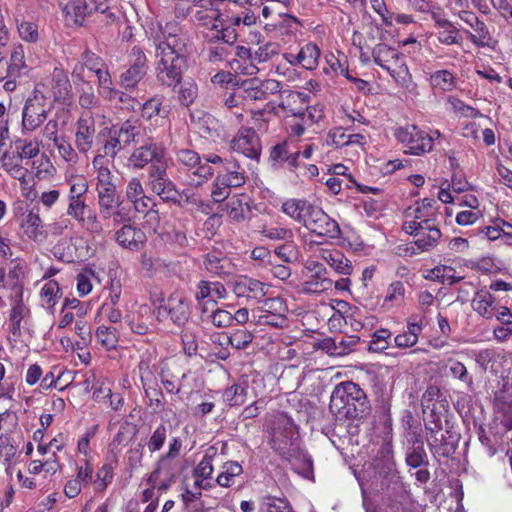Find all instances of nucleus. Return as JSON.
Masks as SVG:
<instances>
[{"instance_id": "obj_1", "label": "nucleus", "mask_w": 512, "mask_h": 512, "mask_svg": "<svg viewBox=\"0 0 512 512\" xmlns=\"http://www.w3.org/2000/svg\"><path fill=\"white\" fill-rule=\"evenodd\" d=\"M155 47V76L160 86L176 88L188 68L189 38L177 21L159 24L152 32Z\"/></svg>"}, {"instance_id": "obj_2", "label": "nucleus", "mask_w": 512, "mask_h": 512, "mask_svg": "<svg viewBox=\"0 0 512 512\" xmlns=\"http://www.w3.org/2000/svg\"><path fill=\"white\" fill-rule=\"evenodd\" d=\"M66 182L68 185L66 214L92 237L102 236L103 224L96 211L87 204L89 192L87 179L84 176L73 175Z\"/></svg>"}, {"instance_id": "obj_3", "label": "nucleus", "mask_w": 512, "mask_h": 512, "mask_svg": "<svg viewBox=\"0 0 512 512\" xmlns=\"http://www.w3.org/2000/svg\"><path fill=\"white\" fill-rule=\"evenodd\" d=\"M329 410L339 419L361 420L370 413L371 405L366 393L358 384L344 381L334 387Z\"/></svg>"}, {"instance_id": "obj_4", "label": "nucleus", "mask_w": 512, "mask_h": 512, "mask_svg": "<svg viewBox=\"0 0 512 512\" xmlns=\"http://www.w3.org/2000/svg\"><path fill=\"white\" fill-rule=\"evenodd\" d=\"M139 133L140 125L133 118L102 127L99 130L98 150L94 157L113 162L126 147L136 142Z\"/></svg>"}, {"instance_id": "obj_5", "label": "nucleus", "mask_w": 512, "mask_h": 512, "mask_svg": "<svg viewBox=\"0 0 512 512\" xmlns=\"http://www.w3.org/2000/svg\"><path fill=\"white\" fill-rule=\"evenodd\" d=\"M203 159V163L207 165H222V170L217 172L211 186L210 196L213 203H223L232 189L240 188L246 183V171L234 157L222 158L215 153H210Z\"/></svg>"}, {"instance_id": "obj_6", "label": "nucleus", "mask_w": 512, "mask_h": 512, "mask_svg": "<svg viewBox=\"0 0 512 512\" xmlns=\"http://www.w3.org/2000/svg\"><path fill=\"white\" fill-rule=\"evenodd\" d=\"M298 429L293 419L286 413L274 415L270 427L269 445L282 459L291 461L297 450Z\"/></svg>"}, {"instance_id": "obj_7", "label": "nucleus", "mask_w": 512, "mask_h": 512, "mask_svg": "<svg viewBox=\"0 0 512 512\" xmlns=\"http://www.w3.org/2000/svg\"><path fill=\"white\" fill-rule=\"evenodd\" d=\"M64 20L68 26L83 27L88 18L98 12L105 17L106 24L116 20L115 13L109 10L105 2L97 3L95 0H58Z\"/></svg>"}, {"instance_id": "obj_8", "label": "nucleus", "mask_w": 512, "mask_h": 512, "mask_svg": "<svg viewBox=\"0 0 512 512\" xmlns=\"http://www.w3.org/2000/svg\"><path fill=\"white\" fill-rule=\"evenodd\" d=\"M49 99L45 83H37L22 110L23 132H33L45 122L50 111Z\"/></svg>"}, {"instance_id": "obj_9", "label": "nucleus", "mask_w": 512, "mask_h": 512, "mask_svg": "<svg viewBox=\"0 0 512 512\" xmlns=\"http://www.w3.org/2000/svg\"><path fill=\"white\" fill-rule=\"evenodd\" d=\"M373 61L386 70L401 86H408L411 74L405 62V56L397 48L378 43L372 50Z\"/></svg>"}, {"instance_id": "obj_10", "label": "nucleus", "mask_w": 512, "mask_h": 512, "mask_svg": "<svg viewBox=\"0 0 512 512\" xmlns=\"http://www.w3.org/2000/svg\"><path fill=\"white\" fill-rule=\"evenodd\" d=\"M176 164L185 173L186 183L192 187H200L210 180L215 171L211 165L203 163L200 155L189 148H182L175 153Z\"/></svg>"}, {"instance_id": "obj_11", "label": "nucleus", "mask_w": 512, "mask_h": 512, "mask_svg": "<svg viewBox=\"0 0 512 512\" xmlns=\"http://www.w3.org/2000/svg\"><path fill=\"white\" fill-rule=\"evenodd\" d=\"M127 165L133 170L157 169L167 166L166 148L163 143L148 138L135 147L127 158Z\"/></svg>"}, {"instance_id": "obj_12", "label": "nucleus", "mask_w": 512, "mask_h": 512, "mask_svg": "<svg viewBox=\"0 0 512 512\" xmlns=\"http://www.w3.org/2000/svg\"><path fill=\"white\" fill-rule=\"evenodd\" d=\"M333 280L326 266L315 260H308L302 270V278L298 291L304 295H318L330 290Z\"/></svg>"}, {"instance_id": "obj_13", "label": "nucleus", "mask_w": 512, "mask_h": 512, "mask_svg": "<svg viewBox=\"0 0 512 512\" xmlns=\"http://www.w3.org/2000/svg\"><path fill=\"white\" fill-rule=\"evenodd\" d=\"M394 137L401 144L404 153L422 156L432 151L431 135L415 124L396 128Z\"/></svg>"}, {"instance_id": "obj_14", "label": "nucleus", "mask_w": 512, "mask_h": 512, "mask_svg": "<svg viewBox=\"0 0 512 512\" xmlns=\"http://www.w3.org/2000/svg\"><path fill=\"white\" fill-rule=\"evenodd\" d=\"M404 215L411 220H405L402 224V231L413 233L417 226H439L437 218L439 215L438 200L424 198L416 202L414 207H408Z\"/></svg>"}, {"instance_id": "obj_15", "label": "nucleus", "mask_w": 512, "mask_h": 512, "mask_svg": "<svg viewBox=\"0 0 512 512\" xmlns=\"http://www.w3.org/2000/svg\"><path fill=\"white\" fill-rule=\"evenodd\" d=\"M472 309L482 318L491 320L494 317L498 321L510 323L512 321L511 310L504 305H500L495 295L486 287L477 290L471 300Z\"/></svg>"}, {"instance_id": "obj_16", "label": "nucleus", "mask_w": 512, "mask_h": 512, "mask_svg": "<svg viewBox=\"0 0 512 512\" xmlns=\"http://www.w3.org/2000/svg\"><path fill=\"white\" fill-rule=\"evenodd\" d=\"M191 315L190 302L179 291L171 293L156 309V318L159 321L169 319L178 327L184 326Z\"/></svg>"}, {"instance_id": "obj_17", "label": "nucleus", "mask_w": 512, "mask_h": 512, "mask_svg": "<svg viewBox=\"0 0 512 512\" xmlns=\"http://www.w3.org/2000/svg\"><path fill=\"white\" fill-rule=\"evenodd\" d=\"M27 68L25 51L21 44L15 45L9 59L0 57V82L6 92H13L18 85L23 70Z\"/></svg>"}, {"instance_id": "obj_18", "label": "nucleus", "mask_w": 512, "mask_h": 512, "mask_svg": "<svg viewBox=\"0 0 512 512\" xmlns=\"http://www.w3.org/2000/svg\"><path fill=\"white\" fill-rule=\"evenodd\" d=\"M99 130L96 127V118L91 111L80 114L74 124V144L80 154L93 151L98 145Z\"/></svg>"}, {"instance_id": "obj_19", "label": "nucleus", "mask_w": 512, "mask_h": 512, "mask_svg": "<svg viewBox=\"0 0 512 512\" xmlns=\"http://www.w3.org/2000/svg\"><path fill=\"white\" fill-rule=\"evenodd\" d=\"M73 474L64 484L63 492L66 497H77L83 488H87L94 482V461L91 459H75L70 462Z\"/></svg>"}, {"instance_id": "obj_20", "label": "nucleus", "mask_w": 512, "mask_h": 512, "mask_svg": "<svg viewBox=\"0 0 512 512\" xmlns=\"http://www.w3.org/2000/svg\"><path fill=\"white\" fill-rule=\"evenodd\" d=\"M130 64L119 76V85L126 91H133L148 72V58L140 46H134L130 52Z\"/></svg>"}, {"instance_id": "obj_21", "label": "nucleus", "mask_w": 512, "mask_h": 512, "mask_svg": "<svg viewBox=\"0 0 512 512\" xmlns=\"http://www.w3.org/2000/svg\"><path fill=\"white\" fill-rule=\"evenodd\" d=\"M148 186L150 190L167 203L181 204L182 194L167 175V166L149 169Z\"/></svg>"}, {"instance_id": "obj_22", "label": "nucleus", "mask_w": 512, "mask_h": 512, "mask_svg": "<svg viewBox=\"0 0 512 512\" xmlns=\"http://www.w3.org/2000/svg\"><path fill=\"white\" fill-rule=\"evenodd\" d=\"M459 19L469 25L475 33L466 30L469 40L478 48H494L497 41L491 35L487 25L471 10H459Z\"/></svg>"}, {"instance_id": "obj_23", "label": "nucleus", "mask_w": 512, "mask_h": 512, "mask_svg": "<svg viewBox=\"0 0 512 512\" xmlns=\"http://www.w3.org/2000/svg\"><path fill=\"white\" fill-rule=\"evenodd\" d=\"M322 51L317 43L308 41L294 52H285L282 54L283 59L292 67H300L306 71H315L320 64Z\"/></svg>"}, {"instance_id": "obj_24", "label": "nucleus", "mask_w": 512, "mask_h": 512, "mask_svg": "<svg viewBox=\"0 0 512 512\" xmlns=\"http://www.w3.org/2000/svg\"><path fill=\"white\" fill-rule=\"evenodd\" d=\"M258 17L254 11H247L242 18H220V35H216L217 39L222 40L226 44H234L241 33L245 32V28L250 29L257 22Z\"/></svg>"}, {"instance_id": "obj_25", "label": "nucleus", "mask_w": 512, "mask_h": 512, "mask_svg": "<svg viewBox=\"0 0 512 512\" xmlns=\"http://www.w3.org/2000/svg\"><path fill=\"white\" fill-rule=\"evenodd\" d=\"M31 319V309L25 304L21 295H14L8 312V333L10 338L17 341L23 334L25 325Z\"/></svg>"}, {"instance_id": "obj_26", "label": "nucleus", "mask_w": 512, "mask_h": 512, "mask_svg": "<svg viewBox=\"0 0 512 512\" xmlns=\"http://www.w3.org/2000/svg\"><path fill=\"white\" fill-rule=\"evenodd\" d=\"M122 226L115 231L114 240L123 249L131 252L141 251L146 243L147 236L137 224L129 222L121 223Z\"/></svg>"}, {"instance_id": "obj_27", "label": "nucleus", "mask_w": 512, "mask_h": 512, "mask_svg": "<svg viewBox=\"0 0 512 512\" xmlns=\"http://www.w3.org/2000/svg\"><path fill=\"white\" fill-rule=\"evenodd\" d=\"M324 117L323 109L319 106H307L305 110L293 112L287 120V131L289 135L300 137L307 128L319 123Z\"/></svg>"}, {"instance_id": "obj_28", "label": "nucleus", "mask_w": 512, "mask_h": 512, "mask_svg": "<svg viewBox=\"0 0 512 512\" xmlns=\"http://www.w3.org/2000/svg\"><path fill=\"white\" fill-rule=\"evenodd\" d=\"M231 149L247 158L258 160L261 155V141L254 128H241L231 140Z\"/></svg>"}, {"instance_id": "obj_29", "label": "nucleus", "mask_w": 512, "mask_h": 512, "mask_svg": "<svg viewBox=\"0 0 512 512\" xmlns=\"http://www.w3.org/2000/svg\"><path fill=\"white\" fill-rule=\"evenodd\" d=\"M304 227L311 233L320 237L336 239L341 235L340 226L337 221L318 206L309 217Z\"/></svg>"}, {"instance_id": "obj_30", "label": "nucleus", "mask_w": 512, "mask_h": 512, "mask_svg": "<svg viewBox=\"0 0 512 512\" xmlns=\"http://www.w3.org/2000/svg\"><path fill=\"white\" fill-rule=\"evenodd\" d=\"M300 150L292 142L284 140L270 148L269 162L273 167H286L294 171L298 167Z\"/></svg>"}, {"instance_id": "obj_31", "label": "nucleus", "mask_w": 512, "mask_h": 512, "mask_svg": "<svg viewBox=\"0 0 512 512\" xmlns=\"http://www.w3.org/2000/svg\"><path fill=\"white\" fill-rule=\"evenodd\" d=\"M99 219L112 220L114 226H119L121 223L130 221L129 210L122 206L120 196L97 198Z\"/></svg>"}, {"instance_id": "obj_32", "label": "nucleus", "mask_w": 512, "mask_h": 512, "mask_svg": "<svg viewBox=\"0 0 512 512\" xmlns=\"http://www.w3.org/2000/svg\"><path fill=\"white\" fill-rule=\"evenodd\" d=\"M270 285L249 276L238 277L232 285V291L237 298L256 300L260 302L267 294Z\"/></svg>"}, {"instance_id": "obj_33", "label": "nucleus", "mask_w": 512, "mask_h": 512, "mask_svg": "<svg viewBox=\"0 0 512 512\" xmlns=\"http://www.w3.org/2000/svg\"><path fill=\"white\" fill-rule=\"evenodd\" d=\"M328 138L336 149L346 147H359L364 149L367 144V136L361 132H355L354 127L344 125L333 127L328 132Z\"/></svg>"}, {"instance_id": "obj_34", "label": "nucleus", "mask_w": 512, "mask_h": 512, "mask_svg": "<svg viewBox=\"0 0 512 512\" xmlns=\"http://www.w3.org/2000/svg\"><path fill=\"white\" fill-rule=\"evenodd\" d=\"M9 413L0 414V462L9 467L18 455V445L8 427Z\"/></svg>"}, {"instance_id": "obj_35", "label": "nucleus", "mask_w": 512, "mask_h": 512, "mask_svg": "<svg viewBox=\"0 0 512 512\" xmlns=\"http://www.w3.org/2000/svg\"><path fill=\"white\" fill-rule=\"evenodd\" d=\"M153 310L149 305H140L126 314L125 323L131 332L137 335H146L153 324Z\"/></svg>"}, {"instance_id": "obj_36", "label": "nucleus", "mask_w": 512, "mask_h": 512, "mask_svg": "<svg viewBox=\"0 0 512 512\" xmlns=\"http://www.w3.org/2000/svg\"><path fill=\"white\" fill-rule=\"evenodd\" d=\"M316 208L317 206L307 199L291 198L282 203L281 211L304 226Z\"/></svg>"}, {"instance_id": "obj_37", "label": "nucleus", "mask_w": 512, "mask_h": 512, "mask_svg": "<svg viewBox=\"0 0 512 512\" xmlns=\"http://www.w3.org/2000/svg\"><path fill=\"white\" fill-rule=\"evenodd\" d=\"M20 230L23 236L37 243H42L47 238L43 221L38 211L29 210L23 214L20 222Z\"/></svg>"}, {"instance_id": "obj_38", "label": "nucleus", "mask_w": 512, "mask_h": 512, "mask_svg": "<svg viewBox=\"0 0 512 512\" xmlns=\"http://www.w3.org/2000/svg\"><path fill=\"white\" fill-rule=\"evenodd\" d=\"M448 434V431L446 433L441 431L440 433L428 434L427 443L434 458L448 459L454 455L457 449V444L453 440V437Z\"/></svg>"}, {"instance_id": "obj_39", "label": "nucleus", "mask_w": 512, "mask_h": 512, "mask_svg": "<svg viewBox=\"0 0 512 512\" xmlns=\"http://www.w3.org/2000/svg\"><path fill=\"white\" fill-rule=\"evenodd\" d=\"M414 237V244L421 252H428L437 247L442 237L439 226H417L413 233H407Z\"/></svg>"}, {"instance_id": "obj_40", "label": "nucleus", "mask_w": 512, "mask_h": 512, "mask_svg": "<svg viewBox=\"0 0 512 512\" xmlns=\"http://www.w3.org/2000/svg\"><path fill=\"white\" fill-rule=\"evenodd\" d=\"M203 265L210 275L220 278L232 275L235 271V265L231 259L216 252L207 253L204 256Z\"/></svg>"}, {"instance_id": "obj_41", "label": "nucleus", "mask_w": 512, "mask_h": 512, "mask_svg": "<svg viewBox=\"0 0 512 512\" xmlns=\"http://www.w3.org/2000/svg\"><path fill=\"white\" fill-rule=\"evenodd\" d=\"M325 65L322 68V73L329 78L337 76L345 77L349 72V62L346 54L340 50L335 52L330 51L324 55Z\"/></svg>"}, {"instance_id": "obj_42", "label": "nucleus", "mask_w": 512, "mask_h": 512, "mask_svg": "<svg viewBox=\"0 0 512 512\" xmlns=\"http://www.w3.org/2000/svg\"><path fill=\"white\" fill-rule=\"evenodd\" d=\"M50 84V94L47 96L53 98L54 101L64 102L70 95L72 86L66 71L62 67L53 69Z\"/></svg>"}, {"instance_id": "obj_43", "label": "nucleus", "mask_w": 512, "mask_h": 512, "mask_svg": "<svg viewBox=\"0 0 512 512\" xmlns=\"http://www.w3.org/2000/svg\"><path fill=\"white\" fill-rule=\"evenodd\" d=\"M246 198L244 193L228 196L225 211L230 221L240 223L249 218L251 207Z\"/></svg>"}, {"instance_id": "obj_44", "label": "nucleus", "mask_w": 512, "mask_h": 512, "mask_svg": "<svg viewBox=\"0 0 512 512\" xmlns=\"http://www.w3.org/2000/svg\"><path fill=\"white\" fill-rule=\"evenodd\" d=\"M180 471L178 459L160 455L155 463L153 471L147 478L149 484H155L161 477L177 479Z\"/></svg>"}, {"instance_id": "obj_45", "label": "nucleus", "mask_w": 512, "mask_h": 512, "mask_svg": "<svg viewBox=\"0 0 512 512\" xmlns=\"http://www.w3.org/2000/svg\"><path fill=\"white\" fill-rule=\"evenodd\" d=\"M227 290L221 282L201 280L196 286L195 299L198 304L204 300H210L214 303L217 300L226 298Z\"/></svg>"}, {"instance_id": "obj_46", "label": "nucleus", "mask_w": 512, "mask_h": 512, "mask_svg": "<svg viewBox=\"0 0 512 512\" xmlns=\"http://www.w3.org/2000/svg\"><path fill=\"white\" fill-rule=\"evenodd\" d=\"M135 434V426H132L130 423L124 422L119 426L118 431L108 445L109 452L113 454L115 463H118L120 452L129 444Z\"/></svg>"}, {"instance_id": "obj_47", "label": "nucleus", "mask_w": 512, "mask_h": 512, "mask_svg": "<svg viewBox=\"0 0 512 512\" xmlns=\"http://www.w3.org/2000/svg\"><path fill=\"white\" fill-rule=\"evenodd\" d=\"M118 463L111 461L104 462L96 471L94 470V482H92L95 493L103 494L112 484L115 476V469Z\"/></svg>"}, {"instance_id": "obj_48", "label": "nucleus", "mask_w": 512, "mask_h": 512, "mask_svg": "<svg viewBox=\"0 0 512 512\" xmlns=\"http://www.w3.org/2000/svg\"><path fill=\"white\" fill-rule=\"evenodd\" d=\"M243 474V467L238 461L229 460L224 462L215 479L216 485L223 488H230L236 483V479Z\"/></svg>"}, {"instance_id": "obj_49", "label": "nucleus", "mask_w": 512, "mask_h": 512, "mask_svg": "<svg viewBox=\"0 0 512 512\" xmlns=\"http://www.w3.org/2000/svg\"><path fill=\"white\" fill-rule=\"evenodd\" d=\"M282 85L278 80L266 79L245 89L247 97L252 100H265L269 95L279 93Z\"/></svg>"}, {"instance_id": "obj_50", "label": "nucleus", "mask_w": 512, "mask_h": 512, "mask_svg": "<svg viewBox=\"0 0 512 512\" xmlns=\"http://www.w3.org/2000/svg\"><path fill=\"white\" fill-rule=\"evenodd\" d=\"M376 468L385 473H392L395 469L392 437L385 436L383 443L377 451L375 458Z\"/></svg>"}, {"instance_id": "obj_51", "label": "nucleus", "mask_w": 512, "mask_h": 512, "mask_svg": "<svg viewBox=\"0 0 512 512\" xmlns=\"http://www.w3.org/2000/svg\"><path fill=\"white\" fill-rule=\"evenodd\" d=\"M323 260L335 270V272L344 276H349L353 272L351 261L339 250H325L322 253Z\"/></svg>"}, {"instance_id": "obj_52", "label": "nucleus", "mask_w": 512, "mask_h": 512, "mask_svg": "<svg viewBox=\"0 0 512 512\" xmlns=\"http://www.w3.org/2000/svg\"><path fill=\"white\" fill-rule=\"evenodd\" d=\"M12 266L9 267L6 272V278H8L7 287L14 291V295L24 294L23 279L25 277V269L23 261L19 258L11 259Z\"/></svg>"}, {"instance_id": "obj_53", "label": "nucleus", "mask_w": 512, "mask_h": 512, "mask_svg": "<svg viewBox=\"0 0 512 512\" xmlns=\"http://www.w3.org/2000/svg\"><path fill=\"white\" fill-rule=\"evenodd\" d=\"M63 296V292L56 280H48L41 288L39 297L41 306L53 311Z\"/></svg>"}, {"instance_id": "obj_54", "label": "nucleus", "mask_w": 512, "mask_h": 512, "mask_svg": "<svg viewBox=\"0 0 512 512\" xmlns=\"http://www.w3.org/2000/svg\"><path fill=\"white\" fill-rule=\"evenodd\" d=\"M245 54L248 55L251 63L264 64L280 55V45L276 42H266L254 51L245 49Z\"/></svg>"}, {"instance_id": "obj_55", "label": "nucleus", "mask_w": 512, "mask_h": 512, "mask_svg": "<svg viewBox=\"0 0 512 512\" xmlns=\"http://www.w3.org/2000/svg\"><path fill=\"white\" fill-rule=\"evenodd\" d=\"M428 81L434 90L442 92H450L457 87L456 75L447 69H440L431 73Z\"/></svg>"}, {"instance_id": "obj_56", "label": "nucleus", "mask_w": 512, "mask_h": 512, "mask_svg": "<svg viewBox=\"0 0 512 512\" xmlns=\"http://www.w3.org/2000/svg\"><path fill=\"white\" fill-rule=\"evenodd\" d=\"M261 303V314H273V316L276 317L275 320H279L275 323L279 325H281L280 322L282 323L283 320H286L288 306L284 298L281 296L270 297L266 299L263 298Z\"/></svg>"}, {"instance_id": "obj_57", "label": "nucleus", "mask_w": 512, "mask_h": 512, "mask_svg": "<svg viewBox=\"0 0 512 512\" xmlns=\"http://www.w3.org/2000/svg\"><path fill=\"white\" fill-rule=\"evenodd\" d=\"M248 381L233 383L223 391V400L229 407L242 406L247 399Z\"/></svg>"}, {"instance_id": "obj_58", "label": "nucleus", "mask_w": 512, "mask_h": 512, "mask_svg": "<svg viewBox=\"0 0 512 512\" xmlns=\"http://www.w3.org/2000/svg\"><path fill=\"white\" fill-rule=\"evenodd\" d=\"M406 330L394 337V343L397 348H411L418 342L423 326L421 323L408 320Z\"/></svg>"}, {"instance_id": "obj_59", "label": "nucleus", "mask_w": 512, "mask_h": 512, "mask_svg": "<svg viewBox=\"0 0 512 512\" xmlns=\"http://www.w3.org/2000/svg\"><path fill=\"white\" fill-rule=\"evenodd\" d=\"M74 330L80 340L72 343L69 338L61 339V344L65 347L66 351L68 350V346L71 347V350H83V348L87 347L92 341L91 327L87 321H76Z\"/></svg>"}, {"instance_id": "obj_60", "label": "nucleus", "mask_w": 512, "mask_h": 512, "mask_svg": "<svg viewBox=\"0 0 512 512\" xmlns=\"http://www.w3.org/2000/svg\"><path fill=\"white\" fill-rule=\"evenodd\" d=\"M12 147L20 159L30 160L40 153L41 142L38 139L17 138Z\"/></svg>"}, {"instance_id": "obj_61", "label": "nucleus", "mask_w": 512, "mask_h": 512, "mask_svg": "<svg viewBox=\"0 0 512 512\" xmlns=\"http://www.w3.org/2000/svg\"><path fill=\"white\" fill-rule=\"evenodd\" d=\"M91 163L93 171L95 172V188L109 186L115 183V176L110 169L111 161L93 157Z\"/></svg>"}, {"instance_id": "obj_62", "label": "nucleus", "mask_w": 512, "mask_h": 512, "mask_svg": "<svg viewBox=\"0 0 512 512\" xmlns=\"http://www.w3.org/2000/svg\"><path fill=\"white\" fill-rule=\"evenodd\" d=\"M405 295L406 288L404 283L400 280L392 281L387 287L382 306L386 309L400 306L405 301Z\"/></svg>"}, {"instance_id": "obj_63", "label": "nucleus", "mask_w": 512, "mask_h": 512, "mask_svg": "<svg viewBox=\"0 0 512 512\" xmlns=\"http://www.w3.org/2000/svg\"><path fill=\"white\" fill-rule=\"evenodd\" d=\"M477 365L484 371L498 373L497 364L503 357L493 348L482 349L474 353Z\"/></svg>"}, {"instance_id": "obj_64", "label": "nucleus", "mask_w": 512, "mask_h": 512, "mask_svg": "<svg viewBox=\"0 0 512 512\" xmlns=\"http://www.w3.org/2000/svg\"><path fill=\"white\" fill-rule=\"evenodd\" d=\"M96 342L107 351L117 347L119 331L115 327L100 325L95 331Z\"/></svg>"}]
</instances>
